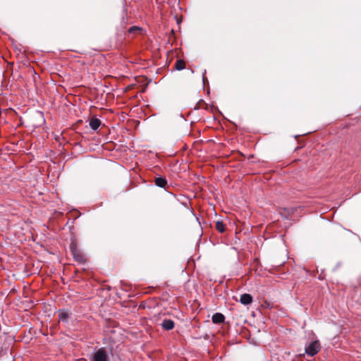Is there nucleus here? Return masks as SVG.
<instances>
[{
    "label": "nucleus",
    "mask_w": 361,
    "mask_h": 361,
    "mask_svg": "<svg viewBox=\"0 0 361 361\" xmlns=\"http://www.w3.org/2000/svg\"><path fill=\"white\" fill-rule=\"evenodd\" d=\"M70 250L73 255V259L80 264H84L86 262V258L83 253L78 248L75 242L70 244Z\"/></svg>",
    "instance_id": "f257e3e1"
},
{
    "label": "nucleus",
    "mask_w": 361,
    "mask_h": 361,
    "mask_svg": "<svg viewBox=\"0 0 361 361\" xmlns=\"http://www.w3.org/2000/svg\"><path fill=\"white\" fill-rule=\"evenodd\" d=\"M91 361H109V356L105 348L96 350L92 355Z\"/></svg>",
    "instance_id": "f03ea898"
},
{
    "label": "nucleus",
    "mask_w": 361,
    "mask_h": 361,
    "mask_svg": "<svg viewBox=\"0 0 361 361\" xmlns=\"http://www.w3.org/2000/svg\"><path fill=\"white\" fill-rule=\"evenodd\" d=\"M321 349V345L318 340L311 342L306 348L305 353L310 356L315 355Z\"/></svg>",
    "instance_id": "7ed1b4c3"
},
{
    "label": "nucleus",
    "mask_w": 361,
    "mask_h": 361,
    "mask_svg": "<svg viewBox=\"0 0 361 361\" xmlns=\"http://www.w3.org/2000/svg\"><path fill=\"white\" fill-rule=\"evenodd\" d=\"M212 321L215 324H220L224 322L225 316L220 312H216L212 315Z\"/></svg>",
    "instance_id": "20e7f679"
},
{
    "label": "nucleus",
    "mask_w": 361,
    "mask_h": 361,
    "mask_svg": "<svg viewBox=\"0 0 361 361\" xmlns=\"http://www.w3.org/2000/svg\"><path fill=\"white\" fill-rule=\"evenodd\" d=\"M161 326L163 329L166 331H170L174 328L175 323L171 319H165L163 320L162 323L161 324Z\"/></svg>",
    "instance_id": "39448f33"
},
{
    "label": "nucleus",
    "mask_w": 361,
    "mask_h": 361,
    "mask_svg": "<svg viewBox=\"0 0 361 361\" xmlns=\"http://www.w3.org/2000/svg\"><path fill=\"white\" fill-rule=\"evenodd\" d=\"M240 302L245 305H247L252 303V297L248 293H244L240 295Z\"/></svg>",
    "instance_id": "423d86ee"
},
{
    "label": "nucleus",
    "mask_w": 361,
    "mask_h": 361,
    "mask_svg": "<svg viewBox=\"0 0 361 361\" xmlns=\"http://www.w3.org/2000/svg\"><path fill=\"white\" fill-rule=\"evenodd\" d=\"M100 126H101V121L99 118L94 117L90 119V126L92 130H97Z\"/></svg>",
    "instance_id": "0eeeda50"
},
{
    "label": "nucleus",
    "mask_w": 361,
    "mask_h": 361,
    "mask_svg": "<svg viewBox=\"0 0 361 361\" xmlns=\"http://www.w3.org/2000/svg\"><path fill=\"white\" fill-rule=\"evenodd\" d=\"M154 183L158 187L164 188L167 184V180L164 177L159 176L155 178Z\"/></svg>",
    "instance_id": "6e6552de"
},
{
    "label": "nucleus",
    "mask_w": 361,
    "mask_h": 361,
    "mask_svg": "<svg viewBox=\"0 0 361 361\" xmlns=\"http://www.w3.org/2000/svg\"><path fill=\"white\" fill-rule=\"evenodd\" d=\"M70 315L68 312L64 311V310H60L59 313V320L61 322H66L69 318Z\"/></svg>",
    "instance_id": "1a4fd4ad"
},
{
    "label": "nucleus",
    "mask_w": 361,
    "mask_h": 361,
    "mask_svg": "<svg viewBox=\"0 0 361 361\" xmlns=\"http://www.w3.org/2000/svg\"><path fill=\"white\" fill-rule=\"evenodd\" d=\"M215 228L219 233H224L226 230V225L221 221H217L215 223Z\"/></svg>",
    "instance_id": "9d476101"
},
{
    "label": "nucleus",
    "mask_w": 361,
    "mask_h": 361,
    "mask_svg": "<svg viewBox=\"0 0 361 361\" xmlns=\"http://www.w3.org/2000/svg\"><path fill=\"white\" fill-rule=\"evenodd\" d=\"M185 67V63L183 60L178 59L176 62V68L178 71L184 69Z\"/></svg>",
    "instance_id": "9b49d317"
},
{
    "label": "nucleus",
    "mask_w": 361,
    "mask_h": 361,
    "mask_svg": "<svg viewBox=\"0 0 361 361\" xmlns=\"http://www.w3.org/2000/svg\"><path fill=\"white\" fill-rule=\"evenodd\" d=\"M141 31V28L137 26H133L128 29V33H135L137 32Z\"/></svg>",
    "instance_id": "f8f14e48"
},
{
    "label": "nucleus",
    "mask_w": 361,
    "mask_h": 361,
    "mask_svg": "<svg viewBox=\"0 0 361 361\" xmlns=\"http://www.w3.org/2000/svg\"><path fill=\"white\" fill-rule=\"evenodd\" d=\"M360 279H361V276H360Z\"/></svg>",
    "instance_id": "ddd939ff"
}]
</instances>
